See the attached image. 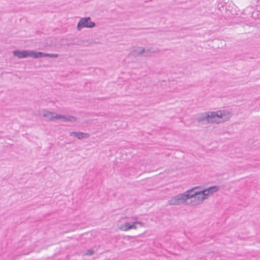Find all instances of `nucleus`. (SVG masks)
I'll use <instances>...</instances> for the list:
<instances>
[{
	"mask_svg": "<svg viewBox=\"0 0 260 260\" xmlns=\"http://www.w3.org/2000/svg\"><path fill=\"white\" fill-rule=\"evenodd\" d=\"M199 186H196L190 189L192 190L191 192H189V199L191 200L190 204L192 206L200 205L202 204L205 200L208 198L203 189L197 190V189H199Z\"/></svg>",
	"mask_w": 260,
	"mask_h": 260,
	"instance_id": "f03ea898",
	"label": "nucleus"
},
{
	"mask_svg": "<svg viewBox=\"0 0 260 260\" xmlns=\"http://www.w3.org/2000/svg\"><path fill=\"white\" fill-rule=\"evenodd\" d=\"M70 135L71 136H74L75 137L80 140L82 139L88 138L89 137V135L88 134L80 132H73L70 133Z\"/></svg>",
	"mask_w": 260,
	"mask_h": 260,
	"instance_id": "1a4fd4ad",
	"label": "nucleus"
},
{
	"mask_svg": "<svg viewBox=\"0 0 260 260\" xmlns=\"http://www.w3.org/2000/svg\"><path fill=\"white\" fill-rule=\"evenodd\" d=\"M95 26V23L91 21V18L90 17H85L82 18L79 21L77 28L78 30H81L83 28H91Z\"/></svg>",
	"mask_w": 260,
	"mask_h": 260,
	"instance_id": "20e7f679",
	"label": "nucleus"
},
{
	"mask_svg": "<svg viewBox=\"0 0 260 260\" xmlns=\"http://www.w3.org/2000/svg\"><path fill=\"white\" fill-rule=\"evenodd\" d=\"M94 252V251L92 249H88L85 253L86 255H91Z\"/></svg>",
	"mask_w": 260,
	"mask_h": 260,
	"instance_id": "2eb2a0df",
	"label": "nucleus"
},
{
	"mask_svg": "<svg viewBox=\"0 0 260 260\" xmlns=\"http://www.w3.org/2000/svg\"><path fill=\"white\" fill-rule=\"evenodd\" d=\"M219 189V187L218 186H212L207 188L203 189L205 192L206 195H207V197L208 198L210 194H212L218 190Z\"/></svg>",
	"mask_w": 260,
	"mask_h": 260,
	"instance_id": "9d476101",
	"label": "nucleus"
},
{
	"mask_svg": "<svg viewBox=\"0 0 260 260\" xmlns=\"http://www.w3.org/2000/svg\"><path fill=\"white\" fill-rule=\"evenodd\" d=\"M55 117L56 119H62L63 121H67V115L55 114Z\"/></svg>",
	"mask_w": 260,
	"mask_h": 260,
	"instance_id": "f8f14e48",
	"label": "nucleus"
},
{
	"mask_svg": "<svg viewBox=\"0 0 260 260\" xmlns=\"http://www.w3.org/2000/svg\"><path fill=\"white\" fill-rule=\"evenodd\" d=\"M155 53L154 51H152L151 49H145L142 47H138L136 49L134 50L132 52V55L134 57H137L143 53L145 54V56H147L150 53Z\"/></svg>",
	"mask_w": 260,
	"mask_h": 260,
	"instance_id": "39448f33",
	"label": "nucleus"
},
{
	"mask_svg": "<svg viewBox=\"0 0 260 260\" xmlns=\"http://www.w3.org/2000/svg\"><path fill=\"white\" fill-rule=\"evenodd\" d=\"M143 224V223L141 221H136L133 223L127 222L121 225V229L124 231H126L132 229H136L137 228V224H140L141 226H142Z\"/></svg>",
	"mask_w": 260,
	"mask_h": 260,
	"instance_id": "0eeeda50",
	"label": "nucleus"
},
{
	"mask_svg": "<svg viewBox=\"0 0 260 260\" xmlns=\"http://www.w3.org/2000/svg\"><path fill=\"white\" fill-rule=\"evenodd\" d=\"M43 112V116L45 117L47 120L53 121L56 119L55 112H50L46 109H44Z\"/></svg>",
	"mask_w": 260,
	"mask_h": 260,
	"instance_id": "6e6552de",
	"label": "nucleus"
},
{
	"mask_svg": "<svg viewBox=\"0 0 260 260\" xmlns=\"http://www.w3.org/2000/svg\"><path fill=\"white\" fill-rule=\"evenodd\" d=\"M31 57L34 58H39L46 57V53L31 50Z\"/></svg>",
	"mask_w": 260,
	"mask_h": 260,
	"instance_id": "9b49d317",
	"label": "nucleus"
},
{
	"mask_svg": "<svg viewBox=\"0 0 260 260\" xmlns=\"http://www.w3.org/2000/svg\"><path fill=\"white\" fill-rule=\"evenodd\" d=\"M77 118L74 116L68 115L67 121H70L72 122H75L77 120Z\"/></svg>",
	"mask_w": 260,
	"mask_h": 260,
	"instance_id": "ddd939ff",
	"label": "nucleus"
},
{
	"mask_svg": "<svg viewBox=\"0 0 260 260\" xmlns=\"http://www.w3.org/2000/svg\"><path fill=\"white\" fill-rule=\"evenodd\" d=\"M58 54H54V53H46V57H49L52 58H57L58 57Z\"/></svg>",
	"mask_w": 260,
	"mask_h": 260,
	"instance_id": "4468645a",
	"label": "nucleus"
},
{
	"mask_svg": "<svg viewBox=\"0 0 260 260\" xmlns=\"http://www.w3.org/2000/svg\"><path fill=\"white\" fill-rule=\"evenodd\" d=\"M14 56L17 57L18 58H24L31 57V50H15L13 51Z\"/></svg>",
	"mask_w": 260,
	"mask_h": 260,
	"instance_id": "423d86ee",
	"label": "nucleus"
},
{
	"mask_svg": "<svg viewBox=\"0 0 260 260\" xmlns=\"http://www.w3.org/2000/svg\"><path fill=\"white\" fill-rule=\"evenodd\" d=\"M191 189H188L182 193H179L173 197L169 201V203L171 205H179L184 203L188 199H189V193L191 192Z\"/></svg>",
	"mask_w": 260,
	"mask_h": 260,
	"instance_id": "7ed1b4c3",
	"label": "nucleus"
},
{
	"mask_svg": "<svg viewBox=\"0 0 260 260\" xmlns=\"http://www.w3.org/2000/svg\"><path fill=\"white\" fill-rule=\"evenodd\" d=\"M230 118V114H225L221 111L201 113L198 115L196 120L203 124L209 123H220L225 122Z\"/></svg>",
	"mask_w": 260,
	"mask_h": 260,
	"instance_id": "f257e3e1",
	"label": "nucleus"
}]
</instances>
